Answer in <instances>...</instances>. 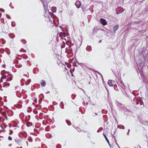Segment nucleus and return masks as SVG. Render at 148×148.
I'll list each match as a JSON object with an SVG mask.
<instances>
[{
	"mask_svg": "<svg viewBox=\"0 0 148 148\" xmlns=\"http://www.w3.org/2000/svg\"><path fill=\"white\" fill-rule=\"evenodd\" d=\"M8 139L9 140H12V138L10 136H9L8 137Z\"/></svg>",
	"mask_w": 148,
	"mask_h": 148,
	"instance_id": "13",
	"label": "nucleus"
},
{
	"mask_svg": "<svg viewBox=\"0 0 148 148\" xmlns=\"http://www.w3.org/2000/svg\"><path fill=\"white\" fill-rule=\"evenodd\" d=\"M114 81H113L112 80H109L108 82V84H109V83H114Z\"/></svg>",
	"mask_w": 148,
	"mask_h": 148,
	"instance_id": "7",
	"label": "nucleus"
},
{
	"mask_svg": "<svg viewBox=\"0 0 148 148\" xmlns=\"http://www.w3.org/2000/svg\"><path fill=\"white\" fill-rule=\"evenodd\" d=\"M28 82H29V83H30L31 82V80H28Z\"/></svg>",
	"mask_w": 148,
	"mask_h": 148,
	"instance_id": "18",
	"label": "nucleus"
},
{
	"mask_svg": "<svg viewBox=\"0 0 148 148\" xmlns=\"http://www.w3.org/2000/svg\"><path fill=\"white\" fill-rule=\"evenodd\" d=\"M45 83V81L44 80H42V82H41V83L43 84V83Z\"/></svg>",
	"mask_w": 148,
	"mask_h": 148,
	"instance_id": "15",
	"label": "nucleus"
},
{
	"mask_svg": "<svg viewBox=\"0 0 148 148\" xmlns=\"http://www.w3.org/2000/svg\"><path fill=\"white\" fill-rule=\"evenodd\" d=\"M105 86L106 88L107 89L106 87H108V86H106V85H105Z\"/></svg>",
	"mask_w": 148,
	"mask_h": 148,
	"instance_id": "21",
	"label": "nucleus"
},
{
	"mask_svg": "<svg viewBox=\"0 0 148 148\" xmlns=\"http://www.w3.org/2000/svg\"><path fill=\"white\" fill-rule=\"evenodd\" d=\"M118 25H116L114 27V30L115 32V31L118 29Z\"/></svg>",
	"mask_w": 148,
	"mask_h": 148,
	"instance_id": "6",
	"label": "nucleus"
},
{
	"mask_svg": "<svg viewBox=\"0 0 148 148\" xmlns=\"http://www.w3.org/2000/svg\"><path fill=\"white\" fill-rule=\"evenodd\" d=\"M101 41H102V40H100L99 41V43L101 42Z\"/></svg>",
	"mask_w": 148,
	"mask_h": 148,
	"instance_id": "20",
	"label": "nucleus"
},
{
	"mask_svg": "<svg viewBox=\"0 0 148 148\" xmlns=\"http://www.w3.org/2000/svg\"><path fill=\"white\" fill-rule=\"evenodd\" d=\"M140 106H141V108H143L144 107V105H143V103L141 102L140 103Z\"/></svg>",
	"mask_w": 148,
	"mask_h": 148,
	"instance_id": "10",
	"label": "nucleus"
},
{
	"mask_svg": "<svg viewBox=\"0 0 148 148\" xmlns=\"http://www.w3.org/2000/svg\"><path fill=\"white\" fill-rule=\"evenodd\" d=\"M25 75L27 77H29V75H28H28Z\"/></svg>",
	"mask_w": 148,
	"mask_h": 148,
	"instance_id": "19",
	"label": "nucleus"
},
{
	"mask_svg": "<svg viewBox=\"0 0 148 148\" xmlns=\"http://www.w3.org/2000/svg\"><path fill=\"white\" fill-rule=\"evenodd\" d=\"M130 131V130L129 129L128 130V132H129Z\"/></svg>",
	"mask_w": 148,
	"mask_h": 148,
	"instance_id": "23",
	"label": "nucleus"
},
{
	"mask_svg": "<svg viewBox=\"0 0 148 148\" xmlns=\"http://www.w3.org/2000/svg\"><path fill=\"white\" fill-rule=\"evenodd\" d=\"M120 128L122 129H124L125 128V127L123 126H121Z\"/></svg>",
	"mask_w": 148,
	"mask_h": 148,
	"instance_id": "17",
	"label": "nucleus"
},
{
	"mask_svg": "<svg viewBox=\"0 0 148 148\" xmlns=\"http://www.w3.org/2000/svg\"><path fill=\"white\" fill-rule=\"evenodd\" d=\"M100 75H101V76L102 78H103V77H102L101 74V73H100Z\"/></svg>",
	"mask_w": 148,
	"mask_h": 148,
	"instance_id": "22",
	"label": "nucleus"
},
{
	"mask_svg": "<svg viewBox=\"0 0 148 148\" xmlns=\"http://www.w3.org/2000/svg\"><path fill=\"white\" fill-rule=\"evenodd\" d=\"M1 74L3 75L1 77L2 79H5L6 78H8V79L6 80L7 81H9L12 80L11 75L9 72L2 71L1 72Z\"/></svg>",
	"mask_w": 148,
	"mask_h": 148,
	"instance_id": "2",
	"label": "nucleus"
},
{
	"mask_svg": "<svg viewBox=\"0 0 148 148\" xmlns=\"http://www.w3.org/2000/svg\"><path fill=\"white\" fill-rule=\"evenodd\" d=\"M0 85L1 86H3V87L5 86V84H0Z\"/></svg>",
	"mask_w": 148,
	"mask_h": 148,
	"instance_id": "11",
	"label": "nucleus"
},
{
	"mask_svg": "<svg viewBox=\"0 0 148 148\" xmlns=\"http://www.w3.org/2000/svg\"><path fill=\"white\" fill-rule=\"evenodd\" d=\"M6 17L7 18L9 19H10V16L8 15H6Z\"/></svg>",
	"mask_w": 148,
	"mask_h": 148,
	"instance_id": "14",
	"label": "nucleus"
},
{
	"mask_svg": "<svg viewBox=\"0 0 148 148\" xmlns=\"http://www.w3.org/2000/svg\"><path fill=\"white\" fill-rule=\"evenodd\" d=\"M66 122L67 123L68 125H70V124L69 123H70V122L69 121H68L67 120H66Z\"/></svg>",
	"mask_w": 148,
	"mask_h": 148,
	"instance_id": "12",
	"label": "nucleus"
},
{
	"mask_svg": "<svg viewBox=\"0 0 148 148\" xmlns=\"http://www.w3.org/2000/svg\"><path fill=\"white\" fill-rule=\"evenodd\" d=\"M75 5L76 6L77 8H79L81 5V3L80 1H77L75 3Z\"/></svg>",
	"mask_w": 148,
	"mask_h": 148,
	"instance_id": "3",
	"label": "nucleus"
},
{
	"mask_svg": "<svg viewBox=\"0 0 148 148\" xmlns=\"http://www.w3.org/2000/svg\"><path fill=\"white\" fill-rule=\"evenodd\" d=\"M108 86L111 87L115 86V85H113V84H108Z\"/></svg>",
	"mask_w": 148,
	"mask_h": 148,
	"instance_id": "9",
	"label": "nucleus"
},
{
	"mask_svg": "<svg viewBox=\"0 0 148 148\" xmlns=\"http://www.w3.org/2000/svg\"><path fill=\"white\" fill-rule=\"evenodd\" d=\"M43 6L45 9H46L44 13V16L46 18V20L47 21L49 20L51 23H52L53 25H52V26H53L54 25L52 23V21H53V18H52L53 16V15L51 13L49 12L48 9L47 4L43 3Z\"/></svg>",
	"mask_w": 148,
	"mask_h": 148,
	"instance_id": "1",
	"label": "nucleus"
},
{
	"mask_svg": "<svg viewBox=\"0 0 148 148\" xmlns=\"http://www.w3.org/2000/svg\"><path fill=\"white\" fill-rule=\"evenodd\" d=\"M46 84H41V86L42 87L45 86Z\"/></svg>",
	"mask_w": 148,
	"mask_h": 148,
	"instance_id": "16",
	"label": "nucleus"
},
{
	"mask_svg": "<svg viewBox=\"0 0 148 148\" xmlns=\"http://www.w3.org/2000/svg\"><path fill=\"white\" fill-rule=\"evenodd\" d=\"M103 135H104V136L105 138H106V141L109 144V140L107 139V137H106V136L104 134H103Z\"/></svg>",
	"mask_w": 148,
	"mask_h": 148,
	"instance_id": "8",
	"label": "nucleus"
},
{
	"mask_svg": "<svg viewBox=\"0 0 148 148\" xmlns=\"http://www.w3.org/2000/svg\"><path fill=\"white\" fill-rule=\"evenodd\" d=\"M51 9L53 12L55 13L56 12L57 8L56 7H52L51 8Z\"/></svg>",
	"mask_w": 148,
	"mask_h": 148,
	"instance_id": "5",
	"label": "nucleus"
},
{
	"mask_svg": "<svg viewBox=\"0 0 148 148\" xmlns=\"http://www.w3.org/2000/svg\"><path fill=\"white\" fill-rule=\"evenodd\" d=\"M100 23H101L103 25H105L107 24V22L106 20L103 18H101L100 21Z\"/></svg>",
	"mask_w": 148,
	"mask_h": 148,
	"instance_id": "4",
	"label": "nucleus"
}]
</instances>
